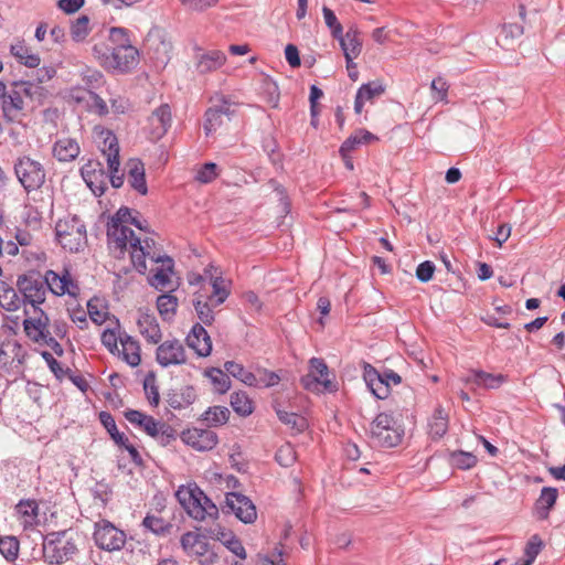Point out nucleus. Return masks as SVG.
Masks as SVG:
<instances>
[{"mask_svg":"<svg viewBox=\"0 0 565 565\" xmlns=\"http://www.w3.org/2000/svg\"><path fill=\"white\" fill-rule=\"evenodd\" d=\"M309 369L310 372L300 379L303 388L315 393H332L338 390L337 383L329 377V367L322 359L311 358Z\"/></svg>","mask_w":565,"mask_h":565,"instance_id":"12","label":"nucleus"},{"mask_svg":"<svg viewBox=\"0 0 565 565\" xmlns=\"http://www.w3.org/2000/svg\"><path fill=\"white\" fill-rule=\"evenodd\" d=\"M20 543L14 536L0 537V554L9 562L18 558Z\"/></svg>","mask_w":565,"mask_h":565,"instance_id":"47","label":"nucleus"},{"mask_svg":"<svg viewBox=\"0 0 565 565\" xmlns=\"http://www.w3.org/2000/svg\"><path fill=\"white\" fill-rule=\"evenodd\" d=\"M13 169L18 181L28 193L41 189L45 182L46 171L43 164L29 156L19 157Z\"/></svg>","mask_w":565,"mask_h":565,"instance_id":"10","label":"nucleus"},{"mask_svg":"<svg viewBox=\"0 0 565 565\" xmlns=\"http://www.w3.org/2000/svg\"><path fill=\"white\" fill-rule=\"evenodd\" d=\"M217 174L216 163L206 162L198 170L195 180L200 183H210L217 177Z\"/></svg>","mask_w":565,"mask_h":565,"instance_id":"59","label":"nucleus"},{"mask_svg":"<svg viewBox=\"0 0 565 565\" xmlns=\"http://www.w3.org/2000/svg\"><path fill=\"white\" fill-rule=\"evenodd\" d=\"M172 122L171 108L162 104L148 117L147 135L151 141L160 140L168 132Z\"/></svg>","mask_w":565,"mask_h":565,"instance_id":"19","label":"nucleus"},{"mask_svg":"<svg viewBox=\"0 0 565 565\" xmlns=\"http://www.w3.org/2000/svg\"><path fill=\"white\" fill-rule=\"evenodd\" d=\"M543 541L539 535H533L524 550V565H531L543 548Z\"/></svg>","mask_w":565,"mask_h":565,"instance_id":"49","label":"nucleus"},{"mask_svg":"<svg viewBox=\"0 0 565 565\" xmlns=\"http://www.w3.org/2000/svg\"><path fill=\"white\" fill-rule=\"evenodd\" d=\"M181 439L184 444L198 451L212 450L218 443V437L215 431L196 427L182 431Z\"/></svg>","mask_w":565,"mask_h":565,"instance_id":"22","label":"nucleus"},{"mask_svg":"<svg viewBox=\"0 0 565 565\" xmlns=\"http://www.w3.org/2000/svg\"><path fill=\"white\" fill-rule=\"evenodd\" d=\"M24 313L28 316L22 322L25 337L35 344L51 348L57 356H62L64 349L52 335L49 316L42 309L31 311L25 308Z\"/></svg>","mask_w":565,"mask_h":565,"instance_id":"6","label":"nucleus"},{"mask_svg":"<svg viewBox=\"0 0 565 565\" xmlns=\"http://www.w3.org/2000/svg\"><path fill=\"white\" fill-rule=\"evenodd\" d=\"M22 305H24L23 299L18 291L0 281V307L7 311H17Z\"/></svg>","mask_w":565,"mask_h":565,"instance_id":"39","label":"nucleus"},{"mask_svg":"<svg viewBox=\"0 0 565 565\" xmlns=\"http://www.w3.org/2000/svg\"><path fill=\"white\" fill-rule=\"evenodd\" d=\"M186 345L200 358H206L212 352V340L201 323H195L185 338Z\"/></svg>","mask_w":565,"mask_h":565,"instance_id":"26","label":"nucleus"},{"mask_svg":"<svg viewBox=\"0 0 565 565\" xmlns=\"http://www.w3.org/2000/svg\"><path fill=\"white\" fill-rule=\"evenodd\" d=\"M55 237L62 248L70 253H78L87 244L86 226L77 216L58 220L55 225Z\"/></svg>","mask_w":565,"mask_h":565,"instance_id":"9","label":"nucleus"},{"mask_svg":"<svg viewBox=\"0 0 565 565\" xmlns=\"http://www.w3.org/2000/svg\"><path fill=\"white\" fill-rule=\"evenodd\" d=\"M359 30L355 26L348 29L345 34L337 39L343 51L345 62H351V58H356L362 51V42L359 38Z\"/></svg>","mask_w":565,"mask_h":565,"instance_id":"29","label":"nucleus"},{"mask_svg":"<svg viewBox=\"0 0 565 565\" xmlns=\"http://www.w3.org/2000/svg\"><path fill=\"white\" fill-rule=\"evenodd\" d=\"M142 525L154 534H163L171 527V524L162 518L151 514L146 515Z\"/></svg>","mask_w":565,"mask_h":565,"instance_id":"51","label":"nucleus"},{"mask_svg":"<svg viewBox=\"0 0 565 565\" xmlns=\"http://www.w3.org/2000/svg\"><path fill=\"white\" fill-rule=\"evenodd\" d=\"M225 62L226 55L220 50L195 49V70L199 74L213 73L220 70Z\"/></svg>","mask_w":565,"mask_h":565,"instance_id":"25","label":"nucleus"},{"mask_svg":"<svg viewBox=\"0 0 565 565\" xmlns=\"http://www.w3.org/2000/svg\"><path fill=\"white\" fill-rule=\"evenodd\" d=\"M1 108L4 118L11 122H19L25 116V100L14 86L11 85L9 92L4 90Z\"/></svg>","mask_w":565,"mask_h":565,"instance_id":"24","label":"nucleus"},{"mask_svg":"<svg viewBox=\"0 0 565 565\" xmlns=\"http://www.w3.org/2000/svg\"><path fill=\"white\" fill-rule=\"evenodd\" d=\"M226 507L238 520L244 523H253L257 519V512L249 498L237 492L226 494Z\"/></svg>","mask_w":565,"mask_h":565,"instance_id":"23","label":"nucleus"},{"mask_svg":"<svg viewBox=\"0 0 565 565\" xmlns=\"http://www.w3.org/2000/svg\"><path fill=\"white\" fill-rule=\"evenodd\" d=\"M111 46L95 44L93 55L106 70L119 74H126L137 67L140 61V53L128 38L124 28H111L109 34Z\"/></svg>","mask_w":565,"mask_h":565,"instance_id":"1","label":"nucleus"},{"mask_svg":"<svg viewBox=\"0 0 565 565\" xmlns=\"http://www.w3.org/2000/svg\"><path fill=\"white\" fill-rule=\"evenodd\" d=\"M156 360L162 367L182 365L186 363V353L183 344L177 340H167L158 345Z\"/></svg>","mask_w":565,"mask_h":565,"instance_id":"18","label":"nucleus"},{"mask_svg":"<svg viewBox=\"0 0 565 565\" xmlns=\"http://www.w3.org/2000/svg\"><path fill=\"white\" fill-rule=\"evenodd\" d=\"M128 168V183L129 185L136 190L139 194L145 195L148 192V186L146 182V173L145 166L139 159H130L127 162Z\"/></svg>","mask_w":565,"mask_h":565,"instance_id":"32","label":"nucleus"},{"mask_svg":"<svg viewBox=\"0 0 565 565\" xmlns=\"http://www.w3.org/2000/svg\"><path fill=\"white\" fill-rule=\"evenodd\" d=\"M82 79L86 84L87 90H93L104 84V75L97 70L86 68L82 72Z\"/></svg>","mask_w":565,"mask_h":565,"instance_id":"57","label":"nucleus"},{"mask_svg":"<svg viewBox=\"0 0 565 565\" xmlns=\"http://www.w3.org/2000/svg\"><path fill=\"white\" fill-rule=\"evenodd\" d=\"M230 415L231 413L227 407L212 406L202 414V420L209 426H221L228 422Z\"/></svg>","mask_w":565,"mask_h":565,"instance_id":"43","label":"nucleus"},{"mask_svg":"<svg viewBox=\"0 0 565 565\" xmlns=\"http://www.w3.org/2000/svg\"><path fill=\"white\" fill-rule=\"evenodd\" d=\"M204 376L207 377L217 394H225L231 388V380L226 371L218 367H210L204 371Z\"/></svg>","mask_w":565,"mask_h":565,"instance_id":"41","label":"nucleus"},{"mask_svg":"<svg viewBox=\"0 0 565 565\" xmlns=\"http://www.w3.org/2000/svg\"><path fill=\"white\" fill-rule=\"evenodd\" d=\"M134 217L130 209L120 207L107 224L108 248L117 258L122 257L127 249L130 253L134 249L135 241H142L128 227Z\"/></svg>","mask_w":565,"mask_h":565,"instance_id":"4","label":"nucleus"},{"mask_svg":"<svg viewBox=\"0 0 565 565\" xmlns=\"http://www.w3.org/2000/svg\"><path fill=\"white\" fill-rule=\"evenodd\" d=\"M93 539L96 546L106 552H117L124 548L127 535L108 520L95 523Z\"/></svg>","mask_w":565,"mask_h":565,"instance_id":"13","label":"nucleus"},{"mask_svg":"<svg viewBox=\"0 0 565 565\" xmlns=\"http://www.w3.org/2000/svg\"><path fill=\"white\" fill-rule=\"evenodd\" d=\"M322 14L324 18L326 25L329 28L332 38L337 40L343 34V28L341 23L338 21V18L334 14V12L328 7L322 8Z\"/></svg>","mask_w":565,"mask_h":565,"instance_id":"52","label":"nucleus"},{"mask_svg":"<svg viewBox=\"0 0 565 565\" xmlns=\"http://www.w3.org/2000/svg\"><path fill=\"white\" fill-rule=\"evenodd\" d=\"M275 459L281 467H290L296 460V451L294 447L287 443L278 448Z\"/></svg>","mask_w":565,"mask_h":565,"instance_id":"55","label":"nucleus"},{"mask_svg":"<svg viewBox=\"0 0 565 565\" xmlns=\"http://www.w3.org/2000/svg\"><path fill=\"white\" fill-rule=\"evenodd\" d=\"M385 92V87L379 81L362 84L356 92L354 100L355 114H361L366 102H373L374 98L381 96Z\"/></svg>","mask_w":565,"mask_h":565,"instance_id":"30","label":"nucleus"},{"mask_svg":"<svg viewBox=\"0 0 565 565\" xmlns=\"http://www.w3.org/2000/svg\"><path fill=\"white\" fill-rule=\"evenodd\" d=\"M280 381V376L276 373V372H273V371H268L266 369H259L258 370V375H257V383H258V386H264V387H271V386H275L279 383Z\"/></svg>","mask_w":565,"mask_h":565,"instance_id":"64","label":"nucleus"},{"mask_svg":"<svg viewBox=\"0 0 565 565\" xmlns=\"http://www.w3.org/2000/svg\"><path fill=\"white\" fill-rule=\"evenodd\" d=\"M430 88L433 90V99L435 102H446L447 93H448V84L443 77H437L433 79L430 84Z\"/></svg>","mask_w":565,"mask_h":565,"instance_id":"62","label":"nucleus"},{"mask_svg":"<svg viewBox=\"0 0 565 565\" xmlns=\"http://www.w3.org/2000/svg\"><path fill=\"white\" fill-rule=\"evenodd\" d=\"M215 104L205 111L204 132L206 136L215 132L222 125L223 118L234 113V104L224 96H216Z\"/></svg>","mask_w":565,"mask_h":565,"instance_id":"16","label":"nucleus"},{"mask_svg":"<svg viewBox=\"0 0 565 565\" xmlns=\"http://www.w3.org/2000/svg\"><path fill=\"white\" fill-rule=\"evenodd\" d=\"M89 97L88 109L99 116H106L109 113L107 103L93 90H87Z\"/></svg>","mask_w":565,"mask_h":565,"instance_id":"60","label":"nucleus"},{"mask_svg":"<svg viewBox=\"0 0 565 565\" xmlns=\"http://www.w3.org/2000/svg\"><path fill=\"white\" fill-rule=\"evenodd\" d=\"M100 151L106 157L107 166L116 170L120 166L119 145L116 135L109 130L103 131Z\"/></svg>","mask_w":565,"mask_h":565,"instance_id":"33","label":"nucleus"},{"mask_svg":"<svg viewBox=\"0 0 565 565\" xmlns=\"http://www.w3.org/2000/svg\"><path fill=\"white\" fill-rule=\"evenodd\" d=\"M15 511L24 530L33 529L39 524V504L35 500H20Z\"/></svg>","mask_w":565,"mask_h":565,"instance_id":"31","label":"nucleus"},{"mask_svg":"<svg viewBox=\"0 0 565 565\" xmlns=\"http://www.w3.org/2000/svg\"><path fill=\"white\" fill-rule=\"evenodd\" d=\"M157 308L163 320L171 321L177 313L178 298L171 292L163 294L157 298Z\"/></svg>","mask_w":565,"mask_h":565,"instance_id":"42","label":"nucleus"},{"mask_svg":"<svg viewBox=\"0 0 565 565\" xmlns=\"http://www.w3.org/2000/svg\"><path fill=\"white\" fill-rule=\"evenodd\" d=\"M557 495L558 492L556 488L545 487L542 489L536 504L539 508H543L548 511L555 504Z\"/></svg>","mask_w":565,"mask_h":565,"instance_id":"58","label":"nucleus"},{"mask_svg":"<svg viewBox=\"0 0 565 565\" xmlns=\"http://www.w3.org/2000/svg\"><path fill=\"white\" fill-rule=\"evenodd\" d=\"M79 146L73 138L57 139L53 146V156L61 162H70L79 154Z\"/></svg>","mask_w":565,"mask_h":565,"instance_id":"35","label":"nucleus"},{"mask_svg":"<svg viewBox=\"0 0 565 565\" xmlns=\"http://www.w3.org/2000/svg\"><path fill=\"white\" fill-rule=\"evenodd\" d=\"M276 414L281 423L289 426L296 433H301L307 427L306 418L298 415L297 413L282 411L275 407Z\"/></svg>","mask_w":565,"mask_h":565,"instance_id":"45","label":"nucleus"},{"mask_svg":"<svg viewBox=\"0 0 565 565\" xmlns=\"http://www.w3.org/2000/svg\"><path fill=\"white\" fill-rule=\"evenodd\" d=\"M367 434L374 447L393 448L401 444L404 428L392 414L383 412L372 420Z\"/></svg>","mask_w":565,"mask_h":565,"instance_id":"7","label":"nucleus"},{"mask_svg":"<svg viewBox=\"0 0 565 565\" xmlns=\"http://www.w3.org/2000/svg\"><path fill=\"white\" fill-rule=\"evenodd\" d=\"M226 373L247 386L257 387V375L246 370L243 364L235 361H226L224 363Z\"/></svg>","mask_w":565,"mask_h":565,"instance_id":"37","label":"nucleus"},{"mask_svg":"<svg viewBox=\"0 0 565 565\" xmlns=\"http://www.w3.org/2000/svg\"><path fill=\"white\" fill-rule=\"evenodd\" d=\"M467 382L478 387L492 388L494 387V375L483 371H472L467 377Z\"/></svg>","mask_w":565,"mask_h":565,"instance_id":"53","label":"nucleus"},{"mask_svg":"<svg viewBox=\"0 0 565 565\" xmlns=\"http://www.w3.org/2000/svg\"><path fill=\"white\" fill-rule=\"evenodd\" d=\"M41 356L46 362L50 371L54 374V376L62 381L67 373H70V369H63L61 363L53 356L52 353L47 351H42Z\"/></svg>","mask_w":565,"mask_h":565,"instance_id":"56","label":"nucleus"},{"mask_svg":"<svg viewBox=\"0 0 565 565\" xmlns=\"http://www.w3.org/2000/svg\"><path fill=\"white\" fill-rule=\"evenodd\" d=\"M10 53L19 60L20 63L30 68L40 65L41 58L38 54L32 53L23 41H17L10 45Z\"/></svg>","mask_w":565,"mask_h":565,"instance_id":"36","label":"nucleus"},{"mask_svg":"<svg viewBox=\"0 0 565 565\" xmlns=\"http://www.w3.org/2000/svg\"><path fill=\"white\" fill-rule=\"evenodd\" d=\"M175 497L186 514L196 521L218 516L217 507L196 484L179 487Z\"/></svg>","mask_w":565,"mask_h":565,"instance_id":"5","label":"nucleus"},{"mask_svg":"<svg viewBox=\"0 0 565 565\" xmlns=\"http://www.w3.org/2000/svg\"><path fill=\"white\" fill-rule=\"evenodd\" d=\"M196 398L195 390L193 386H182L177 390H171L167 396L168 405L173 409H184L192 405Z\"/></svg>","mask_w":565,"mask_h":565,"instance_id":"34","label":"nucleus"},{"mask_svg":"<svg viewBox=\"0 0 565 565\" xmlns=\"http://www.w3.org/2000/svg\"><path fill=\"white\" fill-rule=\"evenodd\" d=\"M134 249L130 252V258L134 267L140 274L147 270V259L152 263L160 264L154 274L149 278V282L158 290L168 288L171 284V276L173 274V259L169 256H161L156 252V244L152 238H145L143 241H135L132 243Z\"/></svg>","mask_w":565,"mask_h":565,"instance_id":"2","label":"nucleus"},{"mask_svg":"<svg viewBox=\"0 0 565 565\" xmlns=\"http://www.w3.org/2000/svg\"><path fill=\"white\" fill-rule=\"evenodd\" d=\"M382 373L371 364L364 363L363 365V379L371 393L379 399H384L390 395L387 385L381 377Z\"/></svg>","mask_w":565,"mask_h":565,"instance_id":"28","label":"nucleus"},{"mask_svg":"<svg viewBox=\"0 0 565 565\" xmlns=\"http://www.w3.org/2000/svg\"><path fill=\"white\" fill-rule=\"evenodd\" d=\"M124 415L131 425L143 430L161 446H168L177 439V433L169 424L157 420L150 415L136 409H128Z\"/></svg>","mask_w":565,"mask_h":565,"instance_id":"8","label":"nucleus"},{"mask_svg":"<svg viewBox=\"0 0 565 565\" xmlns=\"http://www.w3.org/2000/svg\"><path fill=\"white\" fill-rule=\"evenodd\" d=\"M119 340L121 344V351L119 350L118 353L121 354L122 360L126 361L130 366L139 365L141 361L139 343L129 335H125Z\"/></svg>","mask_w":565,"mask_h":565,"instance_id":"38","label":"nucleus"},{"mask_svg":"<svg viewBox=\"0 0 565 565\" xmlns=\"http://www.w3.org/2000/svg\"><path fill=\"white\" fill-rule=\"evenodd\" d=\"M89 33V19L87 15L77 18L71 26L72 39L76 42L83 41Z\"/></svg>","mask_w":565,"mask_h":565,"instance_id":"50","label":"nucleus"},{"mask_svg":"<svg viewBox=\"0 0 565 565\" xmlns=\"http://www.w3.org/2000/svg\"><path fill=\"white\" fill-rule=\"evenodd\" d=\"M143 390L149 404L157 407L159 405L160 395L153 377H146L143 382Z\"/></svg>","mask_w":565,"mask_h":565,"instance_id":"63","label":"nucleus"},{"mask_svg":"<svg viewBox=\"0 0 565 565\" xmlns=\"http://www.w3.org/2000/svg\"><path fill=\"white\" fill-rule=\"evenodd\" d=\"M28 356V349L18 340L9 339L0 345V363L4 367L22 371Z\"/></svg>","mask_w":565,"mask_h":565,"instance_id":"20","label":"nucleus"},{"mask_svg":"<svg viewBox=\"0 0 565 565\" xmlns=\"http://www.w3.org/2000/svg\"><path fill=\"white\" fill-rule=\"evenodd\" d=\"M231 406L239 416L246 417L253 413V402L245 392H234L231 395Z\"/></svg>","mask_w":565,"mask_h":565,"instance_id":"44","label":"nucleus"},{"mask_svg":"<svg viewBox=\"0 0 565 565\" xmlns=\"http://www.w3.org/2000/svg\"><path fill=\"white\" fill-rule=\"evenodd\" d=\"M193 307L200 321L205 326H211L214 322V312L210 303L202 299L193 300Z\"/></svg>","mask_w":565,"mask_h":565,"instance_id":"48","label":"nucleus"},{"mask_svg":"<svg viewBox=\"0 0 565 565\" xmlns=\"http://www.w3.org/2000/svg\"><path fill=\"white\" fill-rule=\"evenodd\" d=\"M81 536L73 530L50 532L43 537L42 554L50 565L74 561L79 554Z\"/></svg>","mask_w":565,"mask_h":565,"instance_id":"3","label":"nucleus"},{"mask_svg":"<svg viewBox=\"0 0 565 565\" xmlns=\"http://www.w3.org/2000/svg\"><path fill=\"white\" fill-rule=\"evenodd\" d=\"M18 291L22 295L23 303L31 309H41L47 294V279L39 271H29L18 278Z\"/></svg>","mask_w":565,"mask_h":565,"instance_id":"11","label":"nucleus"},{"mask_svg":"<svg viewBox=\"0 0 565 565\" xmlns=\"http://www.w3.org/2000/svg\"><path fill=\"white\" fill-rule=\"evenodd\" d=\"M185 10L191 12H204L215 7L220 0H179Z\"/></svg>","mask_w":565,"mask_h":565,"instance_id":"61","label":"nucleus"},{"mask_svg":"<svg viewBox=\"0 0 565 565\" xmlns=\"http://www.w3.org/2000/svg\"><path fill=\"white\" fill-rule=\"evenodd\" d=\"M181 547L186 556L196 558L200 564L209 565L215 562L216 555L210 548L206 537L200 533L186 532L181 536Z\"/></svg>","mask_w":565,"mask_h":565,"instance_id":"14","label":"nucleus"},{"mask_svg":"<svg viewBox=\"0 0 565 565\" xmlns=\"http://www.w3.org/2000/svg\"><path fill=\"white\" fill-rule=\"evenodd\" d=\"M99 420L103 424V426L106 428V430L109 433L111 439L117 445H119V446L125 445V443L128 441V438L122 433L118 431L115 419L110 413L100 412Z\"/></svg>","mask_w":565,"mask_h":565,"instance_id":"46","label":"nucleus"},{"mask_svg":"<svg viewBox=\"0 0 565 565\" xmlns=\"http://www.w3.org/2000/svg\"><path fill=\"white\" fill-rule=\"evenodd\" d=\"M448 430V415L437 407L428 420V433L431 438H441Z\"/></svg>","mask_w":565,"mask_h":565,"instance_id":"40","label":"nucleus"},{"mask_svg":"<svg viewBox=\"0 0 565 565\" xmlns=\"http://www.w3.org/2000/svg\"><path fill=\"white\" fill-rule=\"evenodd\" d=\"M137 326L140 334L149 343L157 344L161 341L162 332L157 318L152 313L140 311L137 319Z\"/></svg>","mask_w":565,"mask_h":565,"instance_id":"27","label":"nucleus"},{"mask_svg":"<svg viewBox=\"0 0 565 565\" xmlns=\"http://www.w3.org/2000/svg\"><path fill=\"white\" fill-rule=\"evenodd\" d=\"M451 465L459 469H470L477 462V458L471 452L455 451L450 456Z\"/></svg>","mask_w":565,"mask_h":565,"instance_id":"54","label":"nucleus"},{"mask_svg":"<svg viewBox=\"0 0 565 565\" xmlns=\"http://www.w3.org/2000/svg\"><path fill=\"white\" fill-rule=\"evenodd\" d=\"M44 276L45 279H47V290H50L53 295H68L74 298L78 296L79 286L72 278L67 269H64L62 274H57L54 270H47Z\"/></svg>","mask_w":565,"mask_h":565,"instance_id":"21","label":"nucleus"},{"mask_svg":"<svg viewBox=\"0 0 565 565\" xmlns=\"http://www.w3.org/2000/svg\"><path fill=\"white\" fill-rule=\"evenodd\" d=\"M81 175L96 196H100L105 193L108 184V173L105 171L99 160H88L81 168Z\"/></svg>","mask_w":565,"mask_h":565,"instance_id":"15","label":"nucleus"},{"mask_svg":"<svg viewBox=\"0 0 565 565\" xmlns=\"http://www.w3.org/2000/svg\"><path fill=\"white\" fill-rule=\"evenodd\" d=\"M145 44L148 52L152 54L151 57L158 64L166 65L169 62L172 43L166 38L161 29H151L146 36Z\"/></svg>","mask_w":565,"mask_h":565,"instance_id":"17","label":"nucleus"}]
</instances>
